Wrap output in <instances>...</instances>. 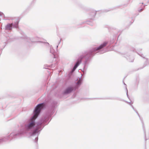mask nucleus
<instances>
[{"label":"nucleus","mask_w":149,"mask_h":149,"mask_svg":"<svg viewBox=\"0 0 149 149\" xmlns=\"http://www.w3.org/2000/svg\"><path fill=\"white\" fill-rule=\"evenodd\" d=\"M61 41V39L60 40V42Z\"/></svg>","instance_id":"24"},{"label":"nucleus","mask_w":149,"mask_h":149,"mask_svg":"<svg viewBox=\"0 0 149 149\" xmlns=\"http://www.w3.org/2000/svg\"><path fill=\"white\" fill-rule=\"evenodd\" d=\"M139 54V55L140 56H141V57H143L144 58V57H143L142 56V55H143V54Z\"/></svg>","instance_id":"20"},{"label":"nucleus","mask_w":149,"mask_h":149,"mask_svg":"<svg viewBox=\"0 0 149 149\" xmlns=\"http://www.w3.org/2000/svg\"><path fill=\"white\" fill-rule=\"evenodd\" d=\"M77 68L74 66L73 68L72 69V71H74Z\"/></svg>","instance_id":"15"},{"label":"nucleus","mask_w":149,"mask_h":149,"mask_svg":"<svg viewBox=\"0 0 149 149\" xmlns=\"http://www.w3.org/2000/svg\"><path fill=\"white\" fill-rule=\"evenodd\" d=\"M3 15V14L2 12L0 11V17L2 16Z\"/></svg>","instance_id":"17"},{"label":"nucleus","mask_w":149,"mask_h":149,"mask_svg":"<svg viewBox=\"0 0 149 149\" xmlns=\"http://www.w3.org/2000/svg\"><path fill=\"white\" fill-rule=\"evenodd\" d=\"M129 54L130 53H126L124 54V56L125 57L127 60H129V61L132 62L134 60V57L132 56H130V55L129 56Z\"/></svg>","instance_id":"8"},{"label":"nucleus","mask_w":149,"mask_h":149,"mask_svg":"<svg viewBox=\"0 0 149 149\" xmlns=\"http://www.w3.org/2000/svg\"><path fill=\"white\" fill-rule=\"evenodd\" d=\"M107 43L108 42H104L98 47L93 48L84 51L79 55V59L81 60V61L83 58H84L85 59L84 63V70L85 69V67L88 64L90 57L94 55V53L105 47Z\"/></svg>","instance_id":"2"},{"label":"nucleus","mask_w":149,"mask_h":149,"mask_svg":"<svg viewBox=\"0 0 149 149\" xmlns=\"http://www.w3.org/2000/svg\"><path fill=\"white\" fill-rule=\"evenodd\" d=\"M81 61L80 59H79V57L78 59V60L74 66L77 68V67L79 65V64L81 63Z\"/></svg>","instance_id":"9"},{"label":"nucleus","mask_w":149,"mask_h":149,"mask_svg":"<svg viewBox=\"0 0 149 149\" xmlns=\"http://www.w3.org/2000/svg\"><path fill=\"white\" fill-rule=\"evenodd\" d=\"M78 85H80L81 84V78L79 79V80L77 81L76 83Z\"/></svg>","instance_id":"12"},{"label":"nucleus","mask_w":149,"mask_h":149,"mask_svg":"<svg viewBox=\"0 0 149 149\" xmlns=\"http://www.w3.org/2000/svg\"><path fill=\"white\" fill-rule=\"evenodd\" d=\"M96 14V11L94 10H93L92 12H90L89 14V18L90 19V21H87L86 22L87 24L91 25H93V23L92 22Z\"/></svg>","instance_id":"4"},{"label":"nucleus","mask_w":149,"mask_h":149,"mask_svg":"<svg viewBox=\"0 0 149 149\" xmlns=\"http://www.w3.org/2000/svg\"><path fill=\"white\" fill-rule=\"evenodd\" d=\"M8 141V140L7 136L4 137L0 139V143H1L3 142H6Z\"/></svg>","instance_id":"10"},{"label":"nucleus","mask_w":149,"mask_h":149,"mask_svg":"<svg viewBox=\"0 0 149 149\" xmlns=\"http://www.w3.org/2000/svg\"><path fill=\"white\" fill-rule=\"evenodd\" d=\"M58 47V45H57V46H56V49H57Z\"/></svg>","instance_id":"21"},{"label":"nucleus","mask_w":149,"mask_h":149,"mask_svg":"<svg viewBox=\"0 0 149 149\" xmlns=\"http://www.w3.org/2000/svg\"><path fill=\"white\" fill-rule=\"evenodd\" d=\"M47 43L48 45L49 44L48 43Z\"/></svg>","instance_id":"22"},{"label":"nucleus","mask_w":149,"mask_h":149,"mask_svg":"<svg viewBox=\"0 0 149 149\" xmlns=\"http://www.w3.org/2000/svg\"><path fill=\"white\" fill-rule=\"evenodd\" d=\"M18 27V22H16L11 24H7L6 26L5 29L7 30H10L13 28H17Z\"/></svg>","instance_id":"5"},{"label":"nucleus","mask_w":149,"mask_h":149,"mask_svg":"<svg viewBox=\"0 0 149 149\" xmlns=\"http://www.w3.org/2000/svg\"><path fill=\"white\" fill-rule=\"evenodd\" d=\"M74 90V88L73 87L71 86L68 87L63 92L64 94H68L71 93Z\"/></svg>","instance_id":"7"},{"label":"nucleus","mask_w":149,"mask_h":149,"mask_svg":"<svg viewBox=\"0 0 149 149\" xmlns=\"http://www.w3.org/2000/svg\"><path fill=\"white\" fill-rule=\"evenodd\" d=\"M86 68H85V69L84 70V68H83V70H81V71L84 72L85 70H86Z\"/></svg>","instance_id":"19"},{"label":"nucleus","mask_w":149,"mask_h":149,"mask_svg":"<svg viewBox=\"0 0 149 149\" xmlns=\"http://www.w3.org/2000/svg\"><path fill=\"white\" fill-rule=\"evenodd\" d=\"M143 7H144V6H143V7H142L141 8L138 10V11L139 12H141L143 10Z\"/></svg>","instance_id":"14"},{"label":"nucleus","mask_w":149,"mask_h":149,"mask_svg":"<svg viewBox=\"0 0 149 149\" xmlns=\"http://www.w3.org/2000/svg\"><path fill=\"white\" fill-rule=\"evenodd\" d=\"M126 102L128 103L132 107V109L135 111H136V113L139 116V114L136 111V110L134 109V107H133V106L132 105V104L133 103V102H132V103L131 102H127V101Z\"/></svg>","instance_id":"11"},{"label":"nucleus","mask_w":149,"mask_h":149,"mask_svg":"<svg viewBox=\"0 0 149 149\" xmlns=\"http://www.w3.org/2000/svg\"><path fill=\"white\" fill-rule=\"evenodd\" d=\"M44 68L47 69V68Z\"/></svg>","instance_id":"23"},{"label":"nucleus","mask_w":149,"mask_h":149,"mask_svg":"<svg viewBox=\"0 0 149 149\" xmlns=\"http://www.w3.org/2000/svg\"><path fill=\"white\" fill-rule=\"evenodd\" d=\"M145 60H146V65H147L148 63V60L147 59H145Z\"/></svg>","instance_id":"18"},{"label":"nucleus","mask_w":149,"mask_h":149,"mask_svg":"<svg viewBox=\"0 0 149 149\" xmlns=\"http://www.w3.org/2000/svg\"><path fill=\"white\" fill-rule=\"evenodd\" d=\"M135 49L133 47L131 49V51H134V52L135 51Z\"/></svg>","instance_id":"16"},{"label":"nucleus","mask_w":149,"mask_h":149,"mask_svg":"<svg viewBox=\"0 0 149 149\" xmlns=\"http://www.w3.org/2000/svg\"><path fill=\"white\" fill-rule=\"evenodd\" d=\"M45 106V104L44 103L38 104L33 111V116L26 120L24 124L20 125L19 130L18 131H14L9 135L7 136L8 140H11L17 136L23 135L27 132H32L31 135L32 136H35V142H37L40 131L42 128L41 127L42 123L38 122L37 127L34 129L36 125L35 120Z\"/></svg>","instance_id":"1"},{"label":"nucleus","mask_w":149,"mask_h":149,"mask_svg":"<svg viewBox=\"0 0 149 149\" xmlns=\"http://www.w3.org/2000/svg\"><path fill=\"white\" fill-rule=\"evenodd\" d=\"M23 36L22 37V39H24L25 41L27 42H39L38 39H39L37 37H36L34 38L33 39H31L30 38L27 37L25 35L24 33L23 34Z\"/></svg>","instance_id":"6"},{"label":"nucleus","mask_w":149,"mask_h":149,"mask_svg":"<svg viewBox=\"0 0 149 149\" xmlns=\"http://www.w3.org/2000/svg\"><path fill=\"white\" fill-rule=\"evenodd\" d=\"M124 85L125 86V88H126V91H127V96L128 98L129 99V97H128V91H127V85L125 84L124 83Z\"/></svg>","instance_id":"13"},{"label":"nucleus","mask_w":149,"mask_h":149,"mask_svg":"<svg viewBox=\"0 0 149 149\" xmlns=\"http://www.w3.org/2000/svg\"><path fill=\"white\" fill-rule=\"evenodd\" d=\"M50 53L53 54L52 58L53 59L52 64L51 65H46L47 67L53 68L57 65V60L58 58V55L55 53V50L53 49L52 46L50 47Z\"/></svg>","instance_id":"3"}]
</instances>
